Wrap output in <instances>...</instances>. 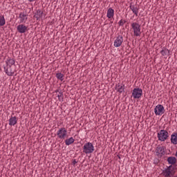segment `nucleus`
I'll use <instances>...</instances> for the list:
<instances>
[{
	"label": "nucleus",
	"mask_w": 177,
	"mask_h": 177,
	"mask_svg": "<svg viewBox=\"0 0 177 177\" xmlns=\"http://www.w3.org/2000/svg\"><path fill=\"white\" fill-rule=\"evenodd\" d=\"M169 138V133L167 130L162 129L158 133V139L160 142H165Z\"/></svg>",
	"instance_id": "1"
},
{
	"label": "nucleus",
	"mask_w": 177,
	"mask_h": 177,
	"mask_svg": "<svg viewBox=\"0 0 177 177\" xmlns=\"http://www.w3.org/2000/svg\"><path fill=\"white\" fill-rule=\"evenodd\" d=\"M173 165H170L169 167L162 170V175L165 177H171L175 175V171H173L175 169L172 167Z\"/></svg>",
	"instance_id": "2"
},
{
	"label": "nucleus",
	"mask_w": 177,
	"mask_h": 177,
	"mask_svg": "<svg viewBox=\"0 0 177 177\" xmlns=\"http://www.w3.org/2000/svg\"><path fill=\"white\" fill-rule=\"evenodd\" d=\"M95 151V147L92 142H86L83 147V153L85 154H91Z\"/></svg>",
	"instance_id": "3"
},
{
	"label": "nucleus",
	"mask_w": 177,
	"mask_h": 177,
	"mask_svg": "<svg viewBox=\"0 0 177 177\" xmlns=\"http://www.w3.org/2000/svg\"><path fill=\"white\" fill-rule=\"evenodd\" d=\"M142 95H143V90H142V88L139 87H137L133 89L131 97H133V99H140Z\"/></svg>",
	"instance_id": "4"
},
{
	"label": "nucleus",
	"mask_w": 177,
	"mask_h": 177,
	"mask_svg": "<svg viewBox=\"0 0 177 177\" xmlns=\"http://www.w3.org/2000/svg\"><path fill=\"white\" fill-rule=\"evenodd\" d=\"M131 27L133 30V35L135 37H140L142 32H140V25L138 23L133 22L131 24Z\"/></svg>",
	"instance_id": "5"
},
{
	"label": "nucleus",
	"mask_w": 177,
	"mask_h": 177,
	"mask_svg": "<svg viewBox=\"0 0 177 177\" xmlns=\"http://www.w3.org/2000/svg\"><path fill=\"white\" fill-rule=\"evenodd\" d=\"M155 115H162L165 113V109L162 104H158L154 109Z\"/></svg>",
	"instance_id": "6"
},
{
	"label": "nucleus",
	"mask_w": 177,
	"mask_h": 177,
	"mask_svg": "<svg viewBox=\"0 0 177 177\" xmlns=\"http://www.w3.org/2000/svg\"><path fill=\"white\" fill-rule=\"evenodd\" d=\"M156 156L162 157V156H165V147L161 145H158L156 149Z\"/></svg>",
	"instance_id": "7"
},
{
	"label": "nucleus",
	"mask_w": 177,
	"mask_h": 177,
	"mask_svg": "<svg viewBox=\"0 0 177 177\" xmlns=\"http://www.w3.org/2000/svg\"><path fill=\"white\" fill-rule=\"evenodd\" d=\"M57 135L59 139H66V136H67V130L66 128L62 127L57 131Z\"/></svg>",
	"instance_id": "8"
},
{
	"label": "nucleus",
	"mask_w": 177,
	"mask_h": 177,
	"mask_svg": "<svg viewBox=\"0 0 177 177\" xmlns=\"http://www.w3.org/2000/svg\"><path fill=\"white\" fill-rule=\"evenodd\" d=\"M122 42H124V37L122 35H119L114 41V46L115 48H120V46L122 45Z\"/></svg>",
	"instance_id": "9"
},
{
	"label": "nucleus",
	"mask_w": 177,
	"mask_h": 177,
	"mask_svg": "<svg viewBox=\"0 0 177 177\" xmlns=\"http://www.w3.org/2000/svg\"><path fill=\"white\" fill-rule=\"evenodd\" d=\"M17 30L20 34H24L25 32H26V31L28 30V28L24 24H20L17 26Z\"/></svg>",
	"instance_id": "10"
},
{
	"label": "nucleus",
	"mask_w": 177,
	"mask_h": 177,
	"mask_svg": "<svg viewBox=\"0 0 177 177\" xmlns=\"http://www.w3.org/2000/svg\"><path fill=\"white\" fill-rule=\"evenodd\" d=\"M167 161L169 165H173L174 167H176V161L177 159L175 156L168 157Z\"/></svg>",
	"instance_id": "11"
},
{
	"label": "nucleus",
	"mask_w": 177,
	"mask_h": 177,
	"mask_svg": "<svg viewBox=\"0 0 177 177\" xmlns=\"http://www.w3.org/2000/svg\"><path fill=\"white\" fill-rule=\"evenodd\" d=\"M131 10L133 12V13L136 15L138 16V13H139V8L138 6L135 5H132V3H130V6H129Z\"/></svg>",
	"instance_id": "12"
},
{
	"label": "nucleus",
	"mask_w": 177,
	"mask_h": 177,
	"mask_svg": "<svg viewBox=\"0 0 177 177\" xmlns=\"http://www.w3.org/2000/svg\"><path fill=\"white\" fill-rule=\"evenodd\" d=\"M170 140L172 145H177V132H174L171 134Z\"/></svg>",
	"instance_id": "13"
},
{
	"label": "nucleus",
	"mask_w": 177,
	"mask_h": 177,
	"mask_svg": "<svg viewBox=\"0 0 177 177\" xmlns=\"http://www.w3.org/2000/svg\"><path fill=\"white\" fill-rule=\"evenodd\" d=\"M16 124H17V117L11 116V118L9 119V125L12 127L16 125Z\"/></svg>",
	"instance_id": "14"
},
{
	"label": "nucleus",
	"mask_w": 177,
	"mask_h": 177,
	"mask_svg": "<svg viewBox=\"0 0 177 177\" xmlns=\"http://www.w3.org/2000/svg\"><path fill=\"white\" fill-rule=\"evenodd\" d=\"M19 17L20 19V23H26L27 21V15H26L24 12H20Z\"/></svg>",
	"instance_id": "15"
},
{
	"label": "nucleus",
	"mask_w": 177,
	"mask_h": 177,
	"mask_svg": "<svg viewBox=\"0 0 177 177\" xmlns=\"http://www.w3.org/2000/svg\"><path fill=\"white\" fill-rule=\"evenodd\" d=\"M44 15V12L41 11V10H37V12L35 13L34 17L37 19L39 20Z\"/></svg>",
	"instance_id": "16"
},
{
	"label": "nucleus",
	"mask_w": 177,
	"mask_h": 177,
	"mask_svg": "<svg viewBox=\"0 0 177 177\" xmlns=\"http://www.w3.org/2000/svg\"><path fill=\"white\" fill-rule=\"evenodd\" d=\"M106 17H108V19H111V17H114V10L113 8H110L108 9Z\"/></svg>",
	"instance_id": "17"
},
{
	"label": "nucleus",
	"mask_w": 177,
	"mask_h": 177,
	"mask_svg": "<svg viewBox=\"0 0 177 177\" xmlns=\"http://www.w3.org/2000/svg\"><path fill=\"white\" fill-rule=\"evenodd\" d=\"M15 59H11V58H8L6 61V64L7 67L9 66L10 68V67H12V66H13V64H15Z\"/></svg>",
	"instance_id": "18"
},
{
	"label": "nucleus",
	"mask_w": 177,
	"mask_h": 177,
	"mask_svg": "<svg viewBox=\"0 0 177 177\" xmlns=\"http://www.w3.org/2000/svg\"><path fill=\"white\" fill-rule=\"evenodd\" d=\"M160 53H161L162 56H167V55H168V56H169L170 51H169V50H168V48L163 47L160 51Z\"/></svg>",
	"instance_id": "19"
},
{
	"label": "nucleus",
	"mask_w": 177,
	"mask_h": 177,
	"mask_svg": "<svg viewBox=\"0 0 177 177\" xmlns=\"http://www.w3.org/2000/svg\"><path fill=\"white\" fill-rule=\"evenodd\" d=\"M3 68L6 74L8 75V77H12V75L15 74V71H12V69H10L9 71V70L8 69V68H6V66H4Z\"/></svg>",
	"instance_id": "20"
},
{
	"label": "nucleus",
	"mask_w": 177,
	"mask_h": 177,
	"mask_svg": "<svg viewBox=\"0 0 177 177\" xmlns=\"http://www.w3.org/2000/svg\"><path fill=\"white\" fill-rule=\"evenodd\" d=\"M75 142V140L73 138V137H71L70 138H68L65 140V144L66 146H70V145H73Z\"/></svg>",
	"instance_id": "21"
},
{
	"label": "nucleus",
	"mask_w": 177,
	"mask_h": 177,
	"mask_svg": "<svg viewBox=\"0 0 177 177\" xmlns=\"http://www.w3.org/2000/svg\"><path fill=\"white\" fill-rule=\"evenodd\" d=\"M55 77L57 78V80H59V81H63L64 80V75L62 73H56Z\"/></svg>",
	"instance_id": "22"
},
{
	"label": "nucleus",
	"mask_w": 177,
	"mask_h": 177,
	"mask_svg": "<svg viewBox=\"0 0 177 177\" xmlns=\"http://www.w3.org/2000/svg\"><path fill=\"white\" fill-rule=\"evenodd\" d=\"M57 97H58V100H59V102H63V100L64 99V94H63V92L59 91V95H57Z\"/></svg>",
	"instance_id": "23"
},
{
	"label": "nucleus",
	"mask_w": 177,
	"mask_h": 177,
	"mask_svg": "<svg viewBox=\"0 0 177 177\" xmlns=\"http://www.w3.org/2000/svg\"><path fill=\"white\" fill-rule=\"evenodd\" d=\"M117 92H119V93H122L123 92H125V85L122 84L117 89Z\"/></svg>",
	"instance_id": "24"
},
{
	"label": "nucleus",
	"mask_w": 177,
	"mask_h": 177,
	"mask_svg": "<svg viewBox=\"0 0 177 177\" xmlns=\"http://www.w3.org/2000/svg\"><path fill=\"white\" fill-rule=\"evenodd\" d=\"M6 21H5V17L0 16V26L1 27L3 26V25L6 24Z\"/></svg>",
	"instance_id": "25"
},
{
	"label": "nucleus",
	"mask_w": 177,
	"mask_h": 177,
	"mask_svg": "<svg viewBox=\"0 0 177 177\" xmlns=\"http://www.w3.org/2000/svg\"><path fill=\"white\" fill-rule=\"evenodd\" d=\"M124 23H127V21H122V19H121V20L119 21L118 24H119V26H124Z\"/></svg>",
	"instance_id": "26"
},
{
	"label": "nucleus",
	"mask_w": 177,
	"mask_h": 177,
	"mask_svg": "<svg viewBox=\"0 0 177 177\" xmlns=\"http://www.w3.org/2000/svg\"><path fill=\"white\" fill-rule=\"evenodd\" d=\"M78 162V161H77V160L74 159L72 162L73 165H75V164H77Z\"/></svg>",
	"instance_id": "27"
},
{
	"label": "nucleus",
	"mask_w": 177,
	"mask_h": 177,
	"mask_svg": "<svg viewBox=\"0 0 177 177\" xmlns=\"http://www.w3.org/2000/svg\"><path fill=\"white\" fill-rule=\"evenodd\" d=\"M118 88H121V86H120V83H118V84H116L115 86V89H118Z\"/></svg>",
	"instance_id": "28"
},
{
	"label": "nucleus",
	"mask_w": 177,
	"mask_h": 177,
	"mask_svg": "<svg viewBox=\"0 0 177 177\" xmlns=\"http://www.w3.org/2000/svg\"><path fill=\"white\" fill-rule=\"evenodd\" d=\"M118 158H119V160H121V156L120 155H118Z\"/></svg>",
	"instance_id": "29"
},
{
	"label": "nucleus",
	"mask_w": 177,
	"mask_h": 177,
	"mask_svg": "<svg viewBox=\"0 0 177 177\" xmlns=\"http://www.w3.org/2000/svg\"><path fill=\"white\" fill-rule=\"evenodd\" d=\"M57 92H59V89H57V90H55V93H57Z\"/></svg>",
	"instance_id": "30"
},
{
	"label": "nucleus",
	"mask_w": 177,
	"mask_h": 177,
	"mask_svg": "<svg viewBox=\"0 0 177 177\" xmlns=\"http://www.w3.org/2000/svg\"><path fill=\"white\" fill-rule=\"evenodd\" d=\"M175 156L177 158V151H176V152L175 153Z\"/></svg>",
	"instance_id": "31"
}]
</instances>
